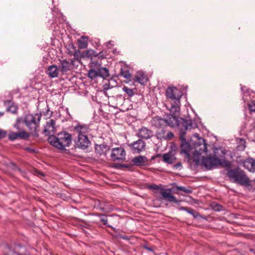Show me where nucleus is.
<instances>
[{
	"mask_svg": "<svg viewBox=\"0 0 255 255\" xmlns=\"http://www.w3.org/2000/svg\"><path fill=\"white\" fill-rule=\"evenodd\" d=\"M187 212L192 215L195 218H197L199 216V214L198 212H196L192 209H189L188 210H187Z\"/></svg>",
	"mask_w": 255,
	"mask_h": 255,
	"instance_id": "nucleus-30",
	"label": "nucleus"
},
{
	"mask_svg": "<svg viewBox=\"0 0 255 255\" xmlns=\"http://www.w3.org/2000/svg\"><path fill=\"white\" fill-rule=\"evenodd\" d=\"M55 123L53 120H50L46 123L44 127V132L47 135H49V137L53 136L55 132Z\"/></svg>",
	"mask_w": 255,
	"mask_h": 255,
	"instance_id": "nucleus-11",
	"label": "nucleus"
},
{
	"mask_svg": "<svg viewBox=\"0 0 255 255\" xmlns=\"http://www.w3.org/2000/svg\"><path fill=\"white\" fill-rule=\"evenodd\" d=\"M78 53H80V51H76L75 54V56H76Z\"/></svg>",
	"mask_w": 255,
	"mask_h": 255,
	"instance_id": "nucleus-42",
	"label": "nucleus"
},
{
	"mask_svg": "<svg viewBox=\"0 0 255 255\" xmlns=\"http://www.w3.org/2000/svg\"><path fill=\"white\" fill-rule=\"evenodd\" d=\"M74 61L69 62L66 60H60L59 70L62 73H65L72 68Z\"/></svg>",
	"mask_w": 255,
	"mask_h": 255,
	"instance_id": "nucleus-12",
	"label": "nucleus"
},
{
	"mask_svg": "<svg viewBox=\"0 0 255 255\" xmlns=\"http://www.w3.org/2000/svg\"><path fill=\"white\" fill-rule=\"evenodd\" d=\"M173 134L171 132H168L166 135H165V139H170L173 137Z\"/></svg>",
	"mask_w": 255,
	"mask_h": 255,
	"instance_id": "nucleus-38",
	"label": "nucleus"
},
{
	"mask_svg": "<svg viewBox=\"0 0 255 255\" xmlns=\"http://www.w3.org/2000/svg\"><path fill=\"white\" fill-rule=\"evenodd\" d=\"M179 115V113H178V115L177 117L178 121V125H176L175 126H180L181 125L182 127H184L185 129H189L193 128V125L192 123L191 120L190 119H180V121H179L178 116Z\"/></svg>",
	"mask_w": 255,
	"mask_h": 255,
	"instance_id": "nucleus-15",
	"label": "nucleus"
},
{
	"mask_svg": "<svg viewBox=\"0 0 255 255\" xmlns=\"http://www.w3.org/2000/svg\"><path fill=\"white\" fill-rule=\"evenodd\" d=\"M60 71L57 66L53 64L48 67L46 73L50 78H54L58 76Z\"/></svg>",
	"mask_w": 255,
	"mask_h": 255,
	"instance_id": "nucleus-14",
	"label": "nucleus"
},
{
	"mask_svg": "<svg viewBox=\"0 0 255 255\" xmlns=\"http://www.w3.org/2000/svg\"><path fill=\"white\" fill-rule=\"evenodd\" d=\"M121 75L126 79L129 80L131 75L129 71L126 68H122L121 70Z\"/></svg>",
	"mask_w": 255,
	"mask_h": 255,
	"instance_id": "nucleus-25",
	"label": "nucleus"
},
{
	"mask_svg": "<svg viewBox=\"0 0 255 255\" xmlns=\"http://www.w3.org/2000/svg\"><path fill=\"white\" fill-rule=\"evenodd\" d=\"M40 120V117L37 116L36 119L33 115H27L24 120V122L27 127L32 131H35L38 127V125Z\"/></svg>",
	"mask_w": 255,
	"mask_h": 255,
	"instance_id": "nucleus-8",
	"label": "nucleus"
},
{
	"mask_svg": "<svg viewBox=\"0 0 255 255\" xmlns=\"http://www.w3.org/2000/svg\"><path fill=\"white\" fill-rule=\"evenodd\" d=\"M194 137L198 140L194 144V147L184 140L181 145V153L184 155L188 161H192L199 164L201 155L207 152V144L205 139L199 137L198 134L195 133Z\"/></svg>",
	"mask_w": 255,
	"mask_h": 255,
	"instance_id": "nucleus-1",
	"label": "nucleus"
},
{
	"mask_svg": "<svg viewBox=\"0 0 255 255\" xmlns=\"http://www.w3.org/2000/svg\"><path fill=\"white\" fill-rule=\"evenodd\" d=\"M98 70L99 77L106 78L109 76V71L106 68L101 67L98 68Z\"/></svg>",
	"mask_w": 255,
	"mask_h": 255,
	"instance_id": "nucleus-22",
	"label": "nucleus"
},
{
	"mask_svg": "<svg viewBox=\"0 0 255 255\" xmlns=\"http://www.w3.org/2000/svg\"><path fill=\"white\" fill-rule=\"evenodd\" d=\"M147 188H148L149 189H153V190H160V189H161L157 185H156L155 184H152L148 185L147 186Z\"/></svg>",
	"mask_w": 255,
	"mask_h": 255,
	"instance_id": "nucleus-36",
	"label": "nucleus"
},
{
	"mask_svg": "<svg viewBox=\"0 0 255 255\" xmlns=\"http://www.w3.org/2000/svg\"><path fill=\"white\" fill-rule=\"evenodd\" d=\"M88 128L85 126L78 125L74 128V132L78 134L77 145L78 147L85 149L89 144V140L86 135Z\"/></svg>",
	"mask_w": 255,
	"mask_h": 255,
	"instance_id": "nucleus-6",
	"label": "nucleus"
},
{
	"mask_svg": "<svg viewBox=\"0 0 255 255\" xmlns=\"http://www.w3.org/2000/svg\"><path fill=\"white\" fill-rule=\"evenodd\" d=\"M22 121V119L20 118H18L16 120V124L14 125V127L16 128L17 129L20 130L19 124Z\"/></svg>",
	"mask_w": 255,
	"mask_h": 255,
	"instance_id": "nucleus-35",
	"label": "nucleus"
},
{
	"mask_svg": "<svg viewBox=\"0 0 255 255\" xmlns=\"http://www.w3.org/2000/svg\"><path fill=\"white\" fill-rule=\"evenodd\" d=\"M78 46L81 49H84L88 46V37L87 36H82L78 40Z\"/></svg>",
	"mask_w": 255,
	"mask_h": 255,
	"instance_id": "nucleus-19",
	"label": "nucleus"
},
{
	"mask_svg": "<svg viewBox=\"0 0 255 255\" xmlns=\"http://www.w3.org/2000/svg\"><path fill=\"white\" fill-rule=\"evenodd\" d=\"M111 157L114 160H124L126 157V152L122 147L115 148L112 150Z\"/></svg>",
	"mask_w": 255,
	"mask_h": 255,
	"instance_id": "nucleus-10",
	"label": "nucleus"
},
{
	"mask_svg": "<svg viewBox=\"0 0 255 255\" xmlns=\"http://www.w3.org/2000/svg\"><path fill=\"white\" fill-rule=\"evenodd\" d=\"M100 220L102 222L104 225H107L108 227H111L110 225H108V219L105 216H102Z\"/></svg>",
	"mask_w": 255,
	"mask_h": 255,
	"instance_id": "nucleus-37",
	"label": "nucleus"
},
{
	"mask_svg": "<svg viewBox=\"0 0 255 255\" xmlns=\"http://www.w3.org/2000/svg\"><path fill=\"white\" fill-rule=\"evenodd\" d=\"M183 93L181 90L175 87H169L166 91L169 104L166 105L171 113L178 115L180 110V98Z\"/></svg>",
	"mask_w": 255,
	"mask_h": 255,
	"instance_id": "nucleus-2",
	"label": "nucleus"
},
{
	"mask_svg": "<svg viewBox=\"0 0 255 255\" xmlns=\"http://www.w3.org/2000/svg\"><path fill=\"white\" fill-rule=\"evenodd\" d=\"M160 192L162 198L169 202L178 203V201L176 199L174 196L171 194V190L170 189H160Z\"/></svg>",
	"mask_w": 255,
	"mask_h": 255,
	"instance_id": "nucleus-9",
	"label": "nucleus"
},
{
	"mask_svg": "<svg viewBox=\"0 0 255 255\" xmlns=\"http://www.w3.org/2000/svg\"><path fill=\"white\" fill-rule=\"evenodd\" d=\"M97 54H96L95 52L92 49H88L86 51H84L82 53V56L83 57L89 58L92 56H96Z\"/></svg>",
	"mask_w": 255,
	"mask_h": 255,
	"instance_id": "nucleus-23",
	"label": "nucleus"
},
{
	"mask_svg": "<svg viewBox=\"0 0 255 255\" xmlns=\"http://www.w3.org/2000/svg\"><path fill=\"white\" fill-rule=\"evenodd\" d=\"M177 188L187 193H191L192 192L190 189H186V188L183 186H177Z\"/></svg>",
	"mask_w": 255,
	"mask_h": 255,
	"instance_id": "nucleus-33",
	"label": "nucleus"
},
{
	"mask_svg": "<svg viewBox=\"0 0 255 255\" xmlns=\"http://www.w3.org/2000/svg\"><path fill=\"white\" fill-rule=\"evenodd\" d=\"M146 161V158L144 156H139L134 158L132 162L135 165H142L144 164Z\"/></svg>",
	"mask_w": 255,
	"mask_h": 255,
	"instance_id": "nucleus-20",
	"label": "nucleus"
},
{
	"mask_svg": "<svg viewBox=\"0 0 255 255\" xmlns=\"http://www.w3.org/2000/svg\"><path fill=\"white\" fill-rule=\"evenodd\" d=\"M49 142L54 147L63 149L68 146L71 142V136L67 132H60L57 136H51L48 138Z\"/></svg>",
	"mask_w": 255,
	"mask_h": 255,
	"instance_id": "nucleus-3",
	"label": "nucleus"
},
{
	"mask_svg": "<svg viewBox=\"0 0 255 255\" xmlns=\"http://www.w3.org/2000/svg\"><path fill=\"white\" fill-rule=\"evenodd\" d=\"M123 90L124 91L128 96L131 97L134 94V92L132 89L128 88V87L124 86L123 88Z\"/></svg>",
	"mask_w": 255,
	"mask_h": 255,
	"instance_id": "nucleus-28",
	"label": "nucleus"
},
{
	"mask_svg": "<svg viewBox=\"0 0 255 255\" xmlns=\"http://www.w3.org/2000/svg\"><path fill=\"white\" fill-rule=\"evenodd\" d=\"M138 134L139 137L145 139L149 138L152 135L151 131L145 128H140Z\"/></svg>",
	"mask_w": 255,
	"mask_h": 255,
	"instance_id": "nucleus-18",
	"label": "nucleus"
},
{
	"mask_svg": "<svg viewBox=\"0 0 255 255\" xmlns=\"http://www.w3.org/2000/svg\"><path fill=\"white\" fill-rule=\"evenodd\" d=\"M6 135V131L0 129V138L4 137Z\"/></svg>",
	"mask_w": 255,
	"mask_h": 255,
	"instance_id": "nucleus-39",
	"label": "nucleus"
},
{
	"mask_svg": "<svg viewBox=\"0 0 255 255\" xmlns=\"http://www.w3.org/2000/svg\"><path fill=\"white\" fill-rule=\"evenodd\" d=\"M178 115L173 114L170 113L169 116L165 119H162L159 117L153 118L152 120V125L158 128H163L165 126L168 125L173 127L178 125V121L177 117Z\"/></svg>",
	"mask_w": 255,
	"mask_h": 255,
	"instance_id": "nucleus-4",
	"label": "nucleus"
},
{
	"mask_svg": "<svg viewBox=\"0 0 255 255\" xmlns=\"http://www.w3.org/2000/svg\"><path fill=\"white\" fill-rule=\"evenodd\" d=\"M241 90H242V91H244V88H243V87H242V88H241Z\"/></svg>",
	"mask_w": 255,
	"mask_h": 255,
	"instance_id": "nucleus-45",
	"label": "nucleus"
},
{
	"mask_svg": "<svg viewBox=\"0 0 255 255\" xmlns=\"http://www.w3.org/2000/svg\"><path fill=\"white\" fill-rule=\"evenodd\" d=\"M201 158L202 159L201 164L208 169H210L219 165L223 167H229L231 165L229 161L223 159H219L215 156H208L207 157L201 156Z\"/></svg>",
	"mask_w": 255,
	"mask_h": 255,
	"instance_id": "nucleus-5",
	"label": "nucleus"
},
{
	"mask_svg": "<svg viewBox=\"0 0 255 255\" xmlns=\"http://www.w3.org/2000/svg\"><path fill=\"white\" fill-rule=\"evenodd\" d=\"M88 76L92 79L96 78L99 76L98 70L93 68L90 69L88 72Z\"/></svg>",
	"mask_w": 255,
	"mask_h": 255,
	"instance_id": "nucleus-24",
	"label": "nucleus"
},
{
	"mask_svg": "<svg viewBox=\"0 0 255 255\" xmlns=\"http://www.w3.org/2000/svg\"><path fill=\"white\" fill-rule=\"evenodd\" d=\"M135 80L141 85H144L147 81V78L143 72L138 71L135 76Z\"/></svg>",
	"mask_w": 255,
	"mask_h": 255,
	"instance_id": "nucleus-17",
	"label": "nucleus"
},
{
	"mask_svg": "<svg viewBox=\"0 0 255 255\" xmlns=\"http://www.w3.org/2000/svg\"><path fill=\"white\" fill-rule=\"evenodd\" d=\"M17 134H18V139L20 138V139H25L27 138L29 136V134L24 130H22V131L17 132Z\"/></svg>",
	"mask_w": 255,
	"mask_h": 255,
	"instance_id": "nucleus-26",
	"label": "nucleus"
},
{
	"mask_svg": "<svg viewBox=\"0 0 255 255\" xmlns=\"http://www.w3.org/2000/svg\"><path fill=\"white\" fill-rule=\"evenodd\" d=\"M8 137L10 140H14L18 139L17 132L10 131L8 135Z\"/></svg>",
	"mask_w": 255,
	"mask_h": 255,
	"instance_id": "nucleus-29",
	"label": "nucleus"
},
{
	"mask_svg": "<svg viewBox=\"0 0 255 255\" xmlns=\"http://www.w3.org/2000/svg\"><path fill=\"white\" fill-rule=\"evenodd\" d=\"M248 95H249V92L248 91L247 92L244 93V96L243 97V99L245 101V102H246V101H248Z\"/></svg>",
	"mask_w": 255,
	"mask_h": 255,
	"instance_id": "nucleus-40",
	"label": "nucleus"
},
{
	"mask_svg": "<svg viewBox=\"0 0 255 255\" xmlns=\"http://www.w3.org/2000/svg\"><path fill=\"white\" fill-rule=\"evenodd\" d=\"M240 141H241V145H239L238 146V148L239 150H243L246 148V145H245L246 142L243 139H241Z\"/></svg>",
	"mask_w": 255,
	"mask_h": 255,
	"instance_id": "nucleus-32",
	"label": "nucleus"
},
{
	"mask_svg": "<svg viewBox=\"0 0 255 255\" xmlns=\"http://www.w3.org/2000/svg\"><path fill=\"white\" fill-rule=\"evenodd\" d=\"M228 176L234 180L236 183L243 185H247L249 183L248 178L242 171L239 170H231L228 172Z\"/></svg>",
	"mask_w": 255,
	"mask_h": 255,
	"instance_id": "nucleus-7",
	"label": "nucleus"
},
{
	"mask_svg": "<svg viewBox=\"0 0 255 255\" xmlns=\"http://www.w3.org/2000/svg\"><path fill=\"white\" fill-rule=\"evenodd\" d=\"M180 209L181 210H183V211H185L187 212V210H188L189 209H188L186 207H182L180 208Z\"/></svg>",
	"mask_w": 255,
	"mask_h": 255,
	"instance_id": "nucleus-41",
	"label": "nucleus"
},
{
	"mask_svg": "<svg viewBox=\"0 0 255 255\" xmlns=\"http://www.w3.org/2000/svg\"><path fill=\"white\" fill-rule=\"evenodd\" d=\"M244 167L249 171L254 172L255 171V159L248 158L244 162Z\"/></svg>",
	"mask_w": 255,
	"mask_h": 255,
	"instance_id": "nucleus-16",
	"label": "nucleus"
},
{
	"mask_svg": "<svg viewBox=\"0 0 255 255\" xmlns=\"http://www.w3.org/2000/svg\"><path fill=\"white\" fill-rule=\"evenodd\" d=\"M249 109L252 112H255V101H252V102L248 104Z\"/></svg>",
	"mask_w": 255,
	"mask_h": 255,
	"instance_id": "nucleus-34",
	"label": "nucleus"
},
{
	"mask_svg": "<svg viewBox=\"0 0 255 255\" xmlns=\"http://www.w3.org/2000/svg\"><path fill=\"white\" fill-rule=\"evenodd\" d=\"M110 43H111V41H109L108 42H107V45H108Z\"/></svg>",
	"mask_w": 255,
	"mask_h": 255,
	"instance_id": "nucleus-44",
	"label": "nucleus"
},
{
	"mask_svg": "<svg viewBox=\"0 0 255 255\" xmlns=\"http://www.w3.org/2000/svg\"><path fill=\"white\" fill-rule=\"evenodd\" d=\"M165 131L162 128V129H159L158 131L156 132V137L158 139H164L165 138Z\"/></svg>",
	"mask_w": 255,
	"mask_h": 255,
	"instance_id": "nucleus-27",
	"label": "nucleus"
},
{
	"mask_svg": "<svg viewBox=\"0 0 255 255\" xmlns=\"http://www.w3.org/2000/svg\"><path fill=\"white\" fill-rule=\"evenodd\" d=\"M163 161L166 163L171 164L175 160V157L171 153L163 154Z\"/></svg>",
	"mask_w": 255,
	"mask_h": 255,
	"instance_id": "nucleus-21",
	"label": "nucleus"
},
{
	"mask_svg": "<svg viewBox=\"0 0 255 255\" xmlns=\"http://www.w3.org/2000/svg\"><path fill=\"white\" fill-rule=\"evenodd\" d=\"M3 115V113L2 112H0V117L2 116Z\"/></svg>",
	"mask_w": 255,
	"mask_h": 255,
	"instance_id": "nucleus-43",
	"label": "nucleus"
},
{
	"mask_svg": "<svg viewBox=\"0 0 255 255\" xmlns=\"http://www.w3.org/2000/svg\"><path fill=\"white\" fill-rule=\"evenodd\" d=\"M17 107L14 105H11L7 109L8 111H9L12 113H13V114L16 113L17 112Z\"/></svg>",
	"mask_w": 255,
	"mask_h": 255,
	"instance_id": "nucleus-31",
	"label": "nucleus"
},
{
	"mask_svg": "<svg viewBox=\"0 0 255 255\" xmlns=\"http://www.w3.org/2000/svg\"><path fill=\"white\" fill-rule=\"evenodd\" d=\"M145 142L142 140L139 139L136 141L130 144L129 146L132 147L135 153H139L145 148Z\"/></svg>",
	"mask_w": 255,
	"mask_h": 255,
	"instance_id": "nucleus-13",
	"label": "nucleus"
}]
</instances>
